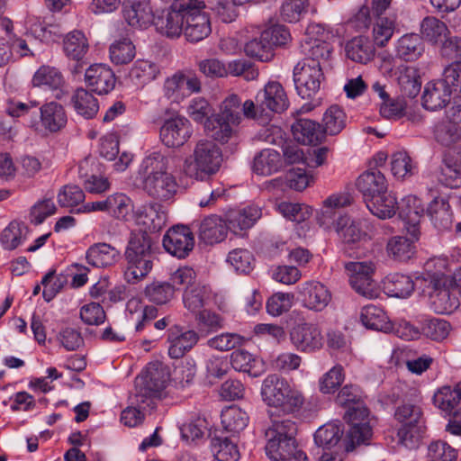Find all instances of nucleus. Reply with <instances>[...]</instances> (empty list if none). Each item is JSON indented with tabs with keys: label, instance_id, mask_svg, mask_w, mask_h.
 I'll return each mask as SVG.
<instances>
[{
	"label": "nucleus",
	"instance_id": "obj_6",
	"mask_svg": "<svg viewBox=\"0 0 461 461\" xmlns=\"http://www.w3.org/2000/svg\"><path fill=\"white\" fill-rule=\"evenodd\" d=\"M221 162V149L212 140H200L193 153L185 159L183 172L191 178L203 181L215 175L220 170Z\"/></svg>",
	"mask_w": 461,
	"mask_h": 461
},
{
	"label": "nucleus",
	"instance_id": "obj_22",
	"mask_svg": "<svg viewBox=\"0 0 461 461\" xmlns=\"http://www.w3.org/2000/svg\"><path fill=\"white\" fill-rule=\"evenodd\" d=\"M299 294L303 305L314 312H321L331 301V294L321 283L310 281L303 284Z\"/></svg>",
	"mask_w": 461,
	"mask_h": 461
},
{
	"label": "nucleus",
	"instance_id": "obj_17",
	"mask_svg": "<svg viewBox=\"0 0 461 461\" xmlns=\"http://www.w3.org/2000/svg\"><path fill=\"white\" fill-rule=\"evenodd\" d=\"M122 14L126 23L134 28L146 29L155 19L150 0H124Z\"/></svg>",
	"mask_w": 461,
	"mask_h": 461
},
{
	"label": "nucleus",
	"instance_id": "obj_1",
	"mask_svg": "<svg viewBox=\"0 0 461 461\" xmlns=\"http://www.w3.org/2000/svg\"><path fill=\"white\" fill-rule=\"evenodd\" d=\"M138 174L144 191L153 199L167 202L176 194V179L168 172V158L160 151L147 155L140 165Z\"/></svg>",
	"mask_w": 461,
	"mask_h": 461
},
{
	"label": "nucleus",
	"instance_id": "obj_42",
	"mask_svg": "<svg viewBox=\"0 0 461 461\" xmlns=\"http://www.w3.org/2000/svg\"><path fill=\"white\" fill-rule=\"evenodd\" d=\"M427 214L438 230H447L452 225V212L447 199L436 197L428 206Z\"/></svg>",
	"mask_w": 461,
	"mask_h": 461
},
{
	"label": "nucleus",
	"instance_id": "obj_4",
	"mask_svg": "<svg viewBox=\"0 0 461 461\" xmlns=\"http://www.w3.org/2000/svg\"><path fill=\"white\" fill-rule=\"evenodd\" d=\"M420 289L429 298L430 308L439 314H449L460 305L459 292L449 276L441 273H426L417 277Z\"/></svg>",
	"mask_w": 461,
	"mask_h": 461
},
{
	"label": "nucleus",
	"instance_id": "obj_37",
	"mask_svg": "<svg viewBox=\"0 0 461 461\" xmlns=\"http://www.w3.org/2000/svg\"><path fill=\"white\" fill-rule=\"evenodd\" d=\"M211 300V290L207 285L196 284L185 287L183 294V303L185 309L196 315L203 311Z\"/></svg>",
	"mask_w": 461,
	"mask_h": 461
},
{
	"label": "nucleus",
	"instance_id": "obj_43",
	"mask_svg": "<svg viewBox=\"0 0 461 461\" xmlns=\"http://www.w3.org/2000/svg\"><path fill=\"white\" fill-rule=\"evenodd\" d=\"M282 167L280 153L275 149H265L255 158L253 171L259 176H270Z\"/></svg>",
	"mask_w": 461,
	"mask_h": 461
},
{
	"label": "nucleus",
	"instance_id": "obj_25",
	"mask_svg": "<svg viewBox=\"0 0 461 461\" xmlns=\"http://www.w3.org/2000/svg\"><path fill=\"white\" fill-rule=\"evenodd\" d=\"M167 340L170 343L168 355L171 358H180L190 351L198 342L199 335L194 330L183 331L175 326L168 330Z\"/></svg>",
	"mask_w": 461,
	"mask_h": 461
},
{
	"label": "nucleus",
	"instance_id": "obj_48",
	"mask_svg": "<svg viewBox=\"0 0 461 461\" xmlns=\"http://www.w3.org/2000/svg\"><path fill=\"white\" fill-rule=\"evenodd\" d=\"M368 210L380 219L393 217L397 210L396 198L386 191L366 202Z\"/></svg>",
	"mask_w": 461,
	"mask_h": 461
},
{
	"label": "nucleus",
	"instance_id": "obj_14",
	"mask_svg": "<svg viewBox=\"0 0 461 461\" xmlns=\"http://www.w3.org/2000/svg\"><path fill=\"white\" fill-rule=\"evenodd\" d=\"M194 238L187 226L176 225L170 228L163 237V247L172 256L186 258L193 250Z\"/></svg>",
	"mask_w": 461,
	"mask_h": 461
},
{
	"label": "nucleus",
	"instance_id": "obj_59",
	"mask_svg": "<svg viewBox=\"0 0 461 461\" xmlns=\"http://www.w3.org/2000/svg\"><path fill=\"white\" fill-rule=\"evenodd\" d=\"M451 330L450 323L440 318H427L421 322L422 333L436 341L445 339Z\"/></svg>",
	"mask_w": 461,
	"mask_h": 461
},
{
	"label": "nucleus",
	"instance_id": "obj_57",
	"mask_svg": "<svg viewBox=\"0 0 461 461\" xmlns=\"http://www.w3.org/2000/svg\"><path fill=\"white\" fill-rule=\"evenodd\" d=\"M107 212L119 220H127L133 210L131 199L122 193H115L107 197Z\"/></svg>",
	"mask_w": 461,
	"mask_h": 461
},
{
	"label": "nucleus",
	"instance_id": "obj_53",
	"mask_svg": "<svg viewBox=\"0 0 461 461\" xmlns=\"http://www.w3.org/2000/svg\"><path fill=\"white\" fill-rule=\"evenodd\" d=\"M391 171L398 179L411 176L417 171V166L405 150L393 152L391 156Z\"/></svg>",
	"mask_w": 461,
	"mask_h": 461
},
{
	"label": "nucleus",
	"instance_id": "obj_2",
	"mask_svg": "<svg viewBox=\"0 0 461 461\" xmlns=\"http://www.w3.org/2000/svg\"><path fill=\"white\" fill-rule=\"evenodd\" d=\"M261 397L276 419L299 413L305 402L303 393L286 378L276 374L268 375L262 382Z\"/></svg>",
	"mask_w": 461,
	"mask_h": 461
},
{
	"label": "nucleus",
	"instance_id": "obj_54",
	"mask_svg": "<svg viewBox=\"0 0 461 461\" xmlns=\"http://www.w3.org/2000/svg\"><path fill=\"white\" fill-rule=\"evenodd\" d=\"M351 203V197L347 194H333L328 197L321 209L318 218L321 226H328L335 215V210L342 208Z\"/></svg>",
	"mask_w": 461,
	"mask_h": 461
},
{
	"label": "nucleus",
	"instance_id": "obj_39",
	"mask_svg": "<svg viewBox=\"0 0 461 461\" xmlns=\"http://www.w3.org/2000/svg\"><path fill=\"white\" fill-rule=\"evenodd\" d=\"M360 321L365 327L370 330L383 332H389L393 330V324L385 312L374 304H368L362 308Z\"/></svg>",
	"mask_w": 461,
	"mask_h": 461
},
{
	"label": "nucleus",
	"instance_id": "obj_16",
	"mask_svg": "<svg viewBox=\"0 0 461 461\" xmlns=\"http://www.w3.org/2000/svg\"><path fill=\"white\" fill-rule=\"evenodd\" d=\"M258 108L262 113H282L288 107V98L282 85L268 82L256 95Z\"/></svg>",
	"mask_w": 461,
	"mask_h": 461
},
{
	"label": "nucleus",
	"instance_id": "obj_63",
	"mask_svg": "<svg viewBox=\"0 0 461 461\" xmlns=\"http://www.w3.org/2000/svg\"><path fill=\"white\" fill-rule=\"evenodd\" d=\"M343 434L339 426L336 424H326L319 428L314 433V441L319 447L330 448L336 446Z\"/></svg>",
	"mask_w": 461,
	"mask_h": 461
},
{
	"label": "nucleus",
	"instance_id": "obj_47",
	"mask_svg": "<svg viewBox=\"0 0 461 461\" xmlns=\"http://www.w3.org/2000/svg\"><path fill=\"white\" fill-rule=\"evenodd\" d=\"M63 49L68 59L79 62L87 53L88 42L82 32L73 31L65 37Z\"/></svg>",
	"mask_w": 461,
	"mask_h": 461
},
{
	"label": "nucleus",
	"instance_id": "obj_15",
	"mask_svg": "<svg viewBox=\"0 0 461 461\" xmlns=\"http://www.w3.org/2000/svg\"><path fill=\"white\" fill-rule=\"evenodd\" d=\"M192 135L189 121L182 116H176L164 122L160 128V140L168 148L183 146Z\"/></svg>",
	"mask_w": 461,
	"mask_h": 461
},
{
	"label": "nucleus",
	"instance_id": "obj_31",
	"mask_svg": "<svg viewBox=\"0 0 461 461\" xmlns=\"http://www.w3.org/2000/svg\"><path fill=\"white\" fill-rule=\"evenodd\" d=\"M451 89L441 80L429 82L425 86L422 95V104L425 109L437 111L442 109L450 103Z\"/></svg>",
	"mask_w": 461,
	"mask_h": 461
},
{
	"label": "nucleus",
	"instance_id": "obj_26",
	"mask_svg": "<svg viewBox=\"0 0 461 461\" xmlns=\"http://www.w3.org/2000/svg\"><path fill=\"white\" fill-rule=\"evenodd\" d=\"M435 406L447 415L461 416V381L455 386H442L433 396Z\"/></svg>",
	"mask_w": 461,
	"mask_h": 461
},
{
	"label": "nucleus",
	"instance_id": "obj_41",
	"mask_svg": "<svg viewBox=\"0 0 461 461\" xmlns=\"http://www.w3.org/2000/svg\"><path fill=\"white\" fill-rule=\"evenodd\" d=\"M450 34L445 23L433 16L425 17L420 23V38L432 45H442Z\"/></svg>",
	"mask_w": 461,
	"mask_h": 461
},
{
	"label": "nucleus",
	"instance_id": "obj_18",
	"mask_svg": "<svg viewBox=\"0 0 461 461\" xmlns=\"http://www.w3.org/2000/svg\"><path fill=\"white\" fill-rule=\"evenodd\" d=\"M303 59L301 60L311 65L327 68L333 52L332 45L325 41L306 38L300 46Z\"/></svg>",
	"mask_w": 461,
	"mask_h": 461
},
{
	"label": "nucleus",
	"instance_id": "obj_50",
	"mask_svg": "<svg viewBox=\"0 0 461 461\" xmlns=\"http://www.w3.org/2000/svg\"><path fill=\"white\" fill-rule=\"evenodd\" d=\"M418 239H408L402 236H395L390 239L386 245V250L394 260L407 261L415 253L414 241Z\"/></svg>",
	"mask_w": 461,
	"mask_h": 461
},
{
	"label": "nucleus",
	"instance_id": "obj_27",
	"mask_svg": "<svg viewBox=\"0 0 461 461\" xmlns=\"http://www.w3.org/2000/svg\"><path fill=\"white\" fill-rule=\"evenodd\" d=\"M86 258L89 265L104 268L115 265L121 258V253L119 249L108 243L98 242L87 249Z\"/></svg>",
	"mask_w": 461,
	"mask_h": 461
},
{
	"label": "nucleus",
	"instance_id": "obj_32",
	"mask_svg": "<svg viewBox=\"0 0 461 461\" xmlns=\"http://www.w3.org/2000/svg\"><path fill=\"white\" fill-rule=\"evenodd\" d=\"M357 187L366 202L387 190L386 179L379 170L366 171L357 178Z\"/></svg>",
	"mask_w": 461,
	"mask_h": 461
},
{
	"label": "nucleus",
	"instance_id": "obj_24",
	"mask_svg": "<svg viewBox=\"0 0 461 461\" xmlns=\"http://www.w3.org/2000/svg\"><path fill=\"white\" fill-rule=\"evenodd\" d=\"M136 221L142 225L146 232H158L165 225L167 220V214L164 207L158 203H150L142 205L136 212Z\"/></svg>",
	"mask_w": 461,
	"mask_h": 461
},
{
	"label": "nucleus",
	"instance_id": "obj_34",
	"mask_svg": "<svg viewBox=\"0 0 461 461\" xmlns=\"http://www.w3.org/2000/svg\"><path fill=\"white\" fill-rule=\"evenodd\" d=\"M348 59L360 64L371 61L375 53L374 43L366 36H357L349 40L345 45Z\"/></svg>",
	"mask_w": 461,
	"mask_h": 461
},
{
	"label": "nucleus",
	"instance_id": "obj_40",
	"mask_svg": "<svg viewBox=\"0 0 461 461\" xmlns=\"http://www.w3.org/2000/svg\"><path fill=\"white\" fill-rule=\"evenodd\" d=\"M71 104L77 114L85 119H93L99 111V103L94 95L83 88H77L72 97Z\"/></svg>",
	"mask_w": 461,
	"mask_h": 461
},
{
	"label": "nucleus",
	"instance_id": "obj_44",
	"mask_svg": "<svg viewBox=\"0 0 461 461\" xmlns=\"http://www.w3.org/2000/svg\"><path fill=\"white\" fill-rule=\"evenodd\" d=\"M28 232L29 229L25 223L13 221L1 232V246L5 249L14 250L26 240Z\"/></svg>",
	"mask_w": 461,
	"mask_h": 461
},
{
	"label": "nucleus",
	"instance_id": "obj_23",
	"mask_svg": "<svg viewBox=\"0 0 461 461\" xmlns=\"http://www.w3.org/2000/svg\"><path fill=\"white\" fill-rule=\"evenodd\" d=\"M262 215L258 205H248L243 208L230 209L225 214L228 229L235 234L250 229Z\"/></svg>",
	"mask_w": 461,
	"mask_h": 461
},
{
	"label": "nucleus",
	"instance_id": "obj_55",
	"mask_svg": "<svg viewBox=\"0 0 461 461\" xmlns=\"http://www.w3.org/2000/svg\"><path fill=\"white\" fill-rule=\"evenodd\" d=\"M144 294L149 302L162 305L174 297L175 287L168 282L154 281L146 286Z\"/></svg>",
	"mask_w": 461,
	"mask_h": 461
},
{
	"label": "nucleus",
	"instance_id": "obj_45",
	"mask_svg": "<svg viewBox=\"0 0 461 461\" xmlns=\"http://www.w3.org/2000/svg\"><path fill=\"white\" fill-rule=\"evenodd\" d=\"M221 424L232 436L242 431L249 423V415L240 407L233 405L221 411Z\"/></svg>",
	"mask_w": 461,
	"mask_h": 461
},
{
	"label": "nucleus",
	"instance_id": "obj_3",
	"mask_svg": "<svg viewBox=\"0 0 461 461\" xmlns=\"http://www.w3.org/2000/svg\"><path fill=\"white\" fill-rule=\"evenodd\" d=\"M296 433L295 421L290 418L276 419L271 413V426L266 430L267 456L274 461H307L306 454L298 449Z\"/></svg>",
	"mask_w": 461,
	"mask_h": 461
},
{
	"label": "nucleus",
	"instance_id": "obj_35",
	"mask_svg": "<svg viewBox=\"0 0 461 461\" xmlns=\"http://www.w3.org/2000/svg\"><path fill=\"white\" fill-rule=\"evenodd\" d=\"M402 95L414 98L420 91L421 81L418 68L412 66L401 65L394 72Z\"/></svg>",
	"mask_w": 461,
	"mask_h": 461
},
{
	"label": "nucleus",
	"instance_id": "obj_13",
	"mask_svg": "<svg viewBox=\"0 0 461 461\" xmlns=\"http://www.w3.org/2000/svg\"><path fill=\"white\" fill-rule=\"evenodd\" d=\"M203 2L194 0L186 13L183 33L190 42H199L208 37L212 32L211 22L206 13L203 12Z\"/></svg>",
	"mask_w": 461,
	"mask_h": 461
},
{
	"label": "nucleus",
	"instance_id": "obj_30",
	"mask_svg": "<svg viewBox=\"0 0 461 461\" xmlns=\"http://www.w3.org/2000/svg\"><path fill=\"white\" fill-rule=\"evenodd\" d=\"M225 219L217 215L204 218L199 225V239L205 244L213 245L222 241L228 233Z\"/></svg>",
	"mask_w": 461,
	"mask_h": 461
},
{
	"label": "nucleus",
	"instance_id": "obj_38",
	"mask_svg": "<svg viewBox=\"0 0 461 461\" xmlns=\"http://www.w3.org/2000/svg\"><path fill=\"white\" fill-rule=\"evenodd\" d=\"M416 285L420 288L417 280L414 282L411 276L399 273L387 276L384 281V288L387 294L397 298L411 296Z\"/></svg>",
	"mask_w": 461,
	"mask_h": 461
},
{
	"label": "nucleus",
	"instance_id": "obj_58",
	"mask_svg": "<svg viewBox=\"0 0 461 461\" xmlns=\"http://www.w3.org/2000/svg\"><path fill=\"white\" fill-rule=\"evenodd\" d=\"M111 61L115 65L130 63L136 55L135 46L126 38L114 41L109 49Z\"/></svg>",
	"mask_w": 461,
	"mask_h": 461
},
{
	"label": "nucleus",
	"instance_id": "obj_51",
	"mask_svg": "<svg viewBox=\"0 0 461 461\" xmlns=\"http://www.w3.org/2000/svg\"><path fill=\"white\" fill-rule=\"evenodd\" d=\"M211 450L218 461H238L240 458L237 444L228 437H213L211 440Z\"/></svg>",
	"mask_w": 461,
	"mask_h": 461
},
{
	"label": "nucleus",
	"instance_id": "obj_62",
	"mask_svg": "<svg viewBox=\"0 0 461 461\" xmlns=\"http://www.w3.org/2000/svg\"><path fill=\"white\" fill-rule=\"evenodd\" d=\"M395 30L394 17H375L373 27L374 42L384 47L390 41Z\"/></svg>",
	"mask_w": 461,
	"mask_h": 461
},
{
	"label": "nucleus",
	"instance_id": "obj_12",
	"mask_svg": "<svg viewBox=\"0 0 461 461\" xmlns=\"http://www.w3.org/2000/svg\"><path fill=\"white\" fill-rule=\"evenodd\" d=\"M324 69L303 61L297 63L294 68V81L302 98H311L320 90L324 79Z\"/></svg>",
	"mask_w": 461,
	"mask_h": 461
},
{
	"label": "nucleus",
	"instance_id": "obj_64",
	"mask_svg": "<svg viewBox=\"0 0 461 461\" xmlns=\"http://www.w3.org/2000/svg\"><path fill=\"white\" fill-rule=\"evenodd\" d=\"M345 379L344 368L336 365L326 372L319 381V388L322 393H333Z\"/></svg>",
	"mask_w": 461,
	"mask_h": 461
},
{
	"label": "nucleus",
	"instance_id": "obj_8",
	"mask_svg": "<svg viewBox=\"0 0 461 461\" xmlns=\"http://www.w3.org/2000/svg\"><path fill=\"white\" fill-rule=\"evenodd\" d=\"M168 380L169 374L161 363L148 364L141 375L136 377L137 402L147 403L148 407L154 408V399L159 397Z\"/></svg>",
	"mask_w": 461,
	"mask_h": 461
},
{
	"label": "nucleus",
	"instance_id": "obj_29",
	"mask_svg": "<svg viewBox=\"0 0 461 461\" xmlns=\"http://www.w3.org/2000/svg\"><path fill=\"white\" fill-rule=\"evenodd\" d=\"M292 133L299 143L316 145L325 138L321 125L309 119H299L292 125Z\"/></svg>",
	"mask_w": 461,
	"mask_h": 461
},
{
	"label": "nucleus",
	"instance_id": "obj_60",
	"mask_svg": "<svg viewBox=\"0 0 461 461\" xmlns=\"http://www.w3.org/2000/svg\"><path fill=\"white\" fill-rule=\"evenodd\" d=\"M346 113L339 105H331L323 114V131L330 135L339 134L346 127Z\"/></svg>",
	"mask_w": 461,
	"mask_h": 461
},
{
	"label": "nucleus",
	"instance_id": "obj_28",
	"mask_svg": "<svg viewBox=\"0 0 461 461\" xmlns=\"http://www.w3.org/2000/svg\"><path fill=\"white\" fill-rule=\"evenodd\" d=\"M41 126L50 132H58L68 122L67 113L62 104L56 101L45 103L40 107Z\"/></svg>",
	"mask_w": 461,
	"mask_h": 461
},
{
	"label": "nucleus",
	"instance_id": "obj_46",
	"mask_svg": "<svg viewBox=\"0 0 461 461\" xmlns=\"http://www.w3.org/2000/svg\"><path fill=\"white\" fill-rule=\"evenodd\" d=\"M438 181L445 186L458 188L461 186V157L447 156L440 168Z\"/></svg>",
	"mask_w": 461,
	"mask_h": 461
},
{
	"label": "nucleus",
	"instance_id": "obj_20",
	"mask_svg": "<svg viewBox=\"0 0 461 461\" xmlns=\"http://www.w3.org/2000/svg\"><path fill=\"white\" fill-rule=\"evenodd\" d=\"M292 344L299 351L313 352L322 347L321 330L312 323H301L290 331Z\"/></svg>",
	"mask_w": 461,
	"mask_h": 461
},
{
	"label": "nucleus",
	"instance_id": "obj_9",
	"mask_svg": "<svg viewBox=\"0 0 461 461\" xmlns=\"http://www.w3.org/2000/svg\"><path fill=\"white\" fill-rule=\"evenodd\" d=\"M394 419L402 424L397 436L406 447H412L420 439L424 424L421 408L411 402H402L395 408Z\"/></svg>",
	"mask_w": 461,
	"mask_h": 461
},
{
	"label": "nucleus",
	"instance_id": "obj_21",
	"mask_svg": "<svg viewBox=\"0 0 461 461\" xmlns=\"http://www.w3.org/2000/svg\"><path fill=\"white\" fill-rule=\"evenodd\" d=\"M85 81L91 92L97 95H106L114 88L116 78L109 67L103 64H95L86 69Z\"/></svg>",
	"mask_w": 461,
	"mask_h": 461
},
{
	"label": "nucleus",
	"instance_id": "obj_7",
	"mask_svg": "<svg viewBox=\"0 0 461 461\" xmlns=\"http://www.w3.org/2000/svg\"><path fill=\"white\" fill-rule=\"evenodd\" d=\"M241 120V99L232 94L222 101L220 113L207 119L204 131L214 140L226 143L235 134L234 127L238 126Z\"/></svg>",
	"mask_w": 461,
	"mask_h": 461
},
{
	"label": "nucleus",
	"instance_id": "obj_19",
	"mask_svg": "<svg viewBox=\"0 0 461 461\" xmlns=\"http://www.w3.org/2000/svg\"><path fill=\"white\" fill-rule=\"evenodd\" d=\"M399 217L404 222L407 232L414 239L419 238V225L424 213L423 204L417 196L407 195L398 204Z\"/></svg>",
	"mask_w": 461,
	"mask_h": 461
},
{
	"label": "nucleus",
	"instance_id": "obj_11",
	"mask_svg": "<svg viewBox=\"0 0 461 461\" xmlns=\"http://www.w3.org/2000/svg\"><path fill=\"white\" fill-rule=\"evenodd\" d=\"M344 267L351 287L358 294L366 298L377 296V286L373 278L376 270L375 262L371 260L349 261L345 263Z\"/></svg>",
	"mask_w": 461,
	"mask_h": 461
},
{
	"label": "nucleus",
	"instance_id": "obj_56",
	"mask_svg": "<svg viewBox=\"0 0 461 461\" xmlns=\"http://www.w3.org/2000/svg\"><path fill=\"white\" fill-rule=\"evenodd\" d=\"M336 231L345 243H356L361 240L366 233L356 221L348 216H341L338 219Z\"/></svg>",
	"mask_w": 461,
	"mask_h": 461
},
{
	"label": "nucleus",
	"instance_id": "obj_52",
	"mask_svg": "<svg viewBox=\"0 0 461 461\" xmlns=\"http://www.w3.org/2000/svg\"><path fill=\"white\" fill-rule=\"evenodd\" d=\"M32 84L37 87L47 86L50 89H59L64 84V77L56 68L41 66L33 75Z\"/></svg>",
	"mask_w": 461,
	"mask_h": 461
},
{
	"label": "nucleus",
	"instance_id": "obj_33",
	"mask_svg": "<svg viewBox=\"0 0 461 461\" xmlns=\"http://www.w3.org/2000/svg\"><path fill=\"white\" fill-rule=\"evenodd\" d=\"M425 46L419 34L407 33L398 39L395 44L396 57L406 62L419 59L424 53Z\"/></svg>",
	"mask_w": 461,
	"mask_h": 461
},
{
	"label": "nucleus",
	"instance_id": "obj_10",
	"mask_svg": "<svg viewBox=\"0 0 461 461\" xmlns=\"http://www.w3.org/2000/svg\"><path fill=\"white\" fill-rule=\"evenodd\" d=\"M194 0H175L169 8L155 17L153 24L158 32L167 38H178L184 31L186 11Z\"/></svg>",
	"mask_w": 461,
	"mask_h": 461
},
{
	"label": "nucleus",
	"instance_id": "obj_49",
	"mask_svg": "<svg viewBox=\"0 0 461 461\" xmlns=\"http://www.w3.org/2000/svg\"><path fill=\"white\" fill-rule=\"evenodd\" d=\"M159 73L160 70L157 64L149 60L139 59L130 70L129 77L136 86H143L155 80Z\"/></svg>",
	"mask_w": 461,
	"mask_h": 461
},
{
	"label": "nucleus",
	"instance_id": "obj_36",
	"mask_svg": "<svg viewBox=\"0 0 461 461\" xmlns=\"http://www.w3.org/2000/svg\"><path fill=\"white\" fill-rule=\"evenodd\" d=\"M94 161L86 158L78 165V176L85 190L91 194H101L110 188V183L104 176H97L93 170Z\"/></svg>",
	"mask_w": 461,
	"mask_h": 461
},
{
	"label": "nucleus",
	"instance_id": "obj_5",
	"mask_svg": "<svg viewBox=\"0 0 461 461\" xmlns=\"http://www.w3.org/2000/svg\"><path fill=\"white\" fill-rule=\"evenodd\" d=\"M153 242L146 230L132 231L125 250L127 267L124 272L128 283L136 284L151 271L153 267Z\"/></svg>",
	"mask_w": 461,
	"mask_h": 461
},
{
	"label": "nucleus",
	"instance_id": "obj_61",
	"mask_svg": "<svg viewBox=\"0 0 461 461\" xmlns=\"http://www.w3.org/2000/svg\"><path fill=\"white\" fill-rule=\"evenodd\" d=\"M434 137L441 145L450 147L461 140V128L450 121L440 122L435 127Z\"/></svg>",
	"mask_w": 461,
	"mask_h": 461
}]
</instances>
